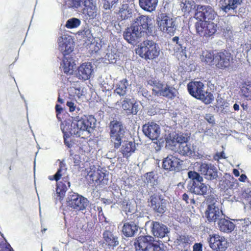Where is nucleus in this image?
Returning <instances> with one entry per match:
<instances>
[{
  "label": "nucleus",
  "instance_id": "obj_16",
  "mask_svg": "<svg viewBox=\"0 0 251 251\" xmlns=\"http://www.w3.org/2000/svg\"><path fill=\"white\" fill-rule=\"evenodd\" d=\"M148 202L149 206L156 213L163 214L166 210V202L165 200L156 194L150 196Z\"/></svg>",
  "mask_w": 251,
  "mask_h": 251
},
{
  "label": "nucleus",
  "instance_id": "obj_5",
  "mask_svg": "<svg viewBox=\"0 0 251 251\" xmlns=\"http://www.w3.org/2000/svg\"><path fill=\"white\" fill-rule=\"evenodd\" d=\"M159 28L163 32L174 35L177 28L176 19L173 18L166 13H160L156 19Z\"/></svg>",
  "mask_w": 251,
  "mask_h": 251
},
{
  "label": "nucleus",
  "instance_id": "obj_30",
  "mask_svg": "<svg viewBox=\"0 0 251 251\" xmlns=\"http://www.w3.org/2000/svg\"><path fill=\"white\" fill-rule=\"evenodd\" d=\"M70 186V183L68 177H63L62 180L57 182L56 191L58 196L63 198L68 188Z\"/></svg>",
  "mask_w": 251,
  "mask_h": 251
},
{
  "label": "nucleus",
  "instance_id": "obj_48",
  "mask_svg": "<svg viewBox=\"0 0 251 251\" xmlns=\"http://www.w3.org/2000/svg\"><path fill=\"white\" fill-rule=\"evenodd\" d=\"M126 215L127 216V220L129 221L131 223H134L138 218V214L136 211H135L134 212L130 213Z\"/></svg>",
  "mask_w": 251,
  "mask_h": 251
},
{
  "label": "nucleus",
  "instance_id": "obj_20",
  "mask_svg": "<svg viewBox=\"0 0 251 251\" xmlns=\"http://www.w3.org/2000/svg\"><path fill=\"white\" fill-rule=\"evenodd\" d=\"M82 13L90 19H94L97 15V8L95 0H83Z\"/></svg>",
  "mask_w": 251,
  "mask_h": 251
},
{
  "label": "nucleus",
  "instance_id": "obj_32",
  "mask_svg": "<svg viewBox=\"0 0 251 251\" xmlns=\"http://www.w3.org/2000/svg\"><path fill=\"white\" fill-rule=\"evenodd\" d=\"M137 230L138 226L134 223L130 222L124 224L122 228L123 234L127 237L133 236Z\"/></svg>",
  "mask_w": 251,
  "mask_h": 251
},
{
  "label": "nucleus",
  "instance_id": "obj_49",
  "mask_svg": "<svg viewBox=\"0 0 251 251\" xmlns=\"http://www.w3.org/2000/svg\"><path fill=\"white\" fill-rule=\"evenodd\" d=\"M105 3L104 4V7L105 9H111L115 7V4L118 2V0H104Z\"/></svg>",
  "mask_w": 251,
  "mask_h": 251
},
{
  "label": "nucleus",
  "instance_id": "obj_58",
  "mask_svg": "<svg viewBox=\"0 0 251 251\" xmlns=\"http://www.w3.org/2000/svg\"><path fill=\"white\" fill-rule=\"evenodd\" d=\"M247 179V177L246 175L242 174L240 177L239 178V180L241 182H245L246 180Z\"/></svg>",
  "mask_w": 251,
  "mask_h": 251
},
{
  "label": "nucleus",
  "instance_id": "obj_33",
  "mask_svg": "<svg viewBox=\"0 0 251 251\" xmlns=\"http://www.w3.org/2000/svg\"><path fill=\"white\" fill-rule=\"evenodd\" d=\"M139 1L141 8L150 12L155 10L158 3V0H139Z\"/></svg>",
  "mask_w": 251,
  "mask_h": 251
},
{
  "label": "nucleus",
  "instance_id": "obj_31",
  "mask_svg": "<svg viewBox=\"0 0 251 251\" xmlns=\"http://www.w3.org/2000/svg\"><path fill=\"white\" fill-rule=\"evenodd\" d=\"M177 147V152L182 155L190 156L194 153V150L191 144L187 142H183L178 144Z\"/></svg>",
  "mask_w": 251,
  "mask_h": 251
},
{
  "label": "nucleus",
  "instance_id": "obj_54",
  "mask_svg": "<svg viewBox=\"0 0 251 251\" xmlns=\"http://www.w3.org/2000/svg\"><path fill=\"white\" fill-rule=\"evenodd\" d=\"M66 105L69 107L70 112H74L75 110V103L72 101H67Z\"/></svg>",
  "mask_w": 251,
  "mask_h": 251
},
{
  "label": "nucleus",
  "instance_id": "obj_15",
  "mask_svg": "<svg viewBox=\"0 0 251 251\" xmlns=\"http://www.w3.org/2000/svg\"><path fill=\"white\" fill-rule=\"evenodd\" d=\"M142 131L146 136L152 141L157 140L161 132L160 126L153 122H149L144 125Z\"/></svg>",
  "mask_w": 251,
  "mask_h": 251
},
{
  "label": "nucleus",
  "instance_id": "obj_14",
  "mask_svg": "<svg viewBox=\"0 0 251 251\" xmlns=\"http://www.w3.org/2000/svg\"><path fill=\"white\" fill-rule=\"evenodd\" d=\"M144 31L132 25L127 28L123 34L124 37L129 43L136 45L140 41V38L144 35Z\"/></svg>",
  "mask_w": 251,
  "mask_h": 251
},
{
  "label": "nucleus",
  "instance_id": "obj_13",
  "mask_svg": "<svg viewBox=\"0 0 251 251\" xmlns=\"http://www.w3.org/2000/svg\"><path fill=\"white\" fill-rule=\"evenodd\" d=\"M217 16L216 13L210 6L201 5L197 6L195 14V18L201 21L204 20H213Z\"/></svg>",
  "mask_w": 251,
  "mask_h": 251
},
{
  "label": "nucleus",
  "instance_id": "obj_17",
  "mask_svg": "<svg viewBox=\"0 0 251 251\" xmlns=\"http://www.w3.org/2000/svg\"><path fill=\"white\" fill-rule=\"evenodd\" d=\"M243 0H224L220 1V9L226 13L233 15L237 14V9L241 5Z\"/></svg>",
  "mask_w": 251,
  "mask_h": 251
},
{
  "label": "nucleus",
  "instance_id": "obj_12",
  "mask_svg": "<svg viewBox=\"0 0 251 251\" xmlns=\"http://www.w3.org/2000/svg\"><path fill=\"white\" fill-rule=\"evenodd\" d=\"M68 205L75 211H81L86 209L88 205L86 198L76 193L69 195L68 198Z\"/></svg>",
  "mask_w": 251,
  "mask_h": 251
},
{
  "label": "nucleus",
  "instance_id": "obj_63",
  "mask_svg": "<svg viewBox=\"0 0 251 251\" xmlns=\"http://www.w3.org/2000/svg\"><path fill=\"white\" fill-rule=\"evenodd\" d=\"M233 108L235 111H238L239 110V105L237 103H235L233 105Z\"/></svg>",
  "mask_w": 251,
  "mask_h": 251
},
{
  "label": "nucleus",
  "instance_id": "obj_11",
  "mask_svg": "<svg viewBox=\"0 0 251 251\" xmlns=\"http://www.w3.org/2000/svg\"><path fill=\"white\" fill-rule=\"evenodd\" d=\"M94 118L92 116H84L79 120H74L70 125V128L72 130L77 132V135L79 133L80 131L89 130V129L92 127V122H94Z\"/></svg>",
  "mask_w": 251,
  "mask_h": 251
},
{
  "label": "nucleus",
  "instance_id": "obj_28",
  "mask_svg": "<svg viewBox=\"0 0 251 251\" xmlns=\"http://www.w3.org/2000/svg\"><path fill=\"white\" fill-rule=\"evenodd\" d=\"M218 226L220 231L224 233H230L235 228V225L228 218H221L218 222Z\"/></svg>",
  "mask_w": 251,
  "mask_h": 251
},
{
  "label": "nucleus",
  "instance_id": "obj_18",
  "mask_svg": "<svg viewBox=\"0 0 251 251\" xmlns=\"http://www.w3.org/2000/svg\"><path fill=\"white\" fill-rule=\"evenodd\" d=\"M59 50L63 55L68 54L74 50V42L72 38L69 36L64 35L58 39Z\"/></svg>",
  "mask_w": 251,
  "mask_h": 251
},
{
  "label": "nucleus",
  "instance_id": "obj_25",
  "mask_svg": "<svg viewBox=\"0 0 251 251\" xmlns=\"http://www.w3.org/2000/svg\"><path fill=\"white\" fill-rule=\"evenodd\" d=\"M91 64H81L78 68L77 75L80 79L86 80L90 78L93 72V69Z\"/></svg>",
  "mask_w": 251,
  "mask_h": 251
},
{
  "label": "nucleus",
  "instance_id": "obj_38",
  "mask_svg": "<svg viewBox=\"0 0 251 251\" xmlns=\"http://www.w3.org/2000/svg\"><path fill=\"white\" fill-rule=\"evenodd\" d=\"M241 92L245 97L251 99V81H245L243 83Z\"/></svg>",
  "mask_w": 251,
  "mask_h": 251
},
{
  "label": "nucleus",
  "instance_id": "obj_43",
  "mask_svg": "<svg viewBox=\"0 0 251 251\" xmlns=\"http://www.w3.org/2000/svg\"><path fill=\"white\" fill-rule=\"evenodd\" d=\"M172 41L174 43H176L174 47V50L176 52H180L181 54H184L185 53L184 49L181 44V42L179 41V38L177 36H175L172 39Z\"/></svg>",
  "mask_w": 251,
  "mask_h": 251
},
{
  "label": "nucleus",
  "instance_id": "obj_56",
  "mask_svg": "<svg viewBox=\"0 0 251 251\" xmlns=\"http://www.w3.org/2000/svg\"><path fill=\"white\" fill-rule=\"evenodd\" d=\"M193 251H202V244L196 243L193 246Z\"/></svg>",
  "mask_w": 251,
  "mask_h": 251
},
{
  "label": "nucleus",
  "instance_id": "obj_37",
  "mask_svg": "<svg viewBox=\"0 0 251 251\" xmlns=\"http://www.w3.org/2000/svg\"><path fill=\"white\" fill-rule=\"evenodd\" d=\"M65 164L63 162H60L59 163V168L58 169L57 172L55 174L52 176H50L49 177V179L50 180H55L56 181H58L60 179L61 176H62L63 173V171H66V168H65Z\"/></svg>",
  "mask_w": 251,
  "mask_h": 251
},
{
  "label": "nucleus",
  "instance_id": "obj_27",
  "mask_svg": "<svg viewBox=\"0 0 251 251\" xmlns=\"http://www.w3.org/2000/svg\"><path fill=\"white\" fill-rule=\"evenodd\" d=\"M103 244L109 249H113L119 244L118 238L109 230H105L103 233Z\"/></svg>",
  "mask_w": 251,
  "mask_h": 251
},
{
  "label": "nucleus",
  "instance_id": "obj_34",
  "mask_svg": "<svg viewBox=\"0 0 251 251\" xmlns=\"http://www.w3.org/2000/svg\"><path fill=\"white\" fill-rule=\"evenodd\" d=\"M136 149L134 142H126L124 143L121 149V152L124 157L128 158Z\"/></svg>",
  "mask_w": 251,
  "mask_h": 251
},
{
  "label": "nucleus",
  "instance_id": "obj_53",
  "mask_svg": "<svg viewBox=\"0 0 251 251\" xmlns=\"http://www.w3.org/2000/svg\"><path fill=\"white\" fill-rule=\"evenodd\" d=\"M177 143L176 145V146H177L178 144H180L183 142H187V138L184 137L183 135H181L178 136L176 138Z\"/></svg>",
  "mask_w": 251,
  "mask_h": 251
},
{
  "label": "nucleus",
  "instance_id": "obj_61",
  "mask_svg": "<svg viewBox=\"0 0 251 251\" xmlns=\"http://www.w3.org/2000/svg\"><path fill=\"white\" fill-rule=\"evenodd\" d=\"M128 8V6L127 4H123L121 7L120 8L119 11H125V10H126Z\"/></svg>",
  "mask_w": 251,
  "mask_h": 251
},
{
  "label": "nucleus",
  "instance_id": "obj_41",
  "mask_svg": "<svg viewBox=\"0 0 251 251\" xmlns=\"http://www.w3.org/2000/svg\"><path fill=\"white\" fill-rule=\"evenodd\" d=\"M80 24L81 21L79 19L76 18H72L67 21L65 26L67 28H75L78 27Z\"/></svg>",
  "mask_w": 251,
  "mask_h": 251
},
{
  "label": "nucleus",
  "instance_id": "obj_47",
  "mask_svg": "<svg viewBox=\"0 0 251 251\" xmlns=\"http://www.w3.org/2000/svg\"><path fill=\"white\" fill-rule=\"evenodd\" d=\"M203 57H204V61L205 63H215L214 61L213 58L214 57V54H212L210 52H206L204 53Z\"/></svg>",
  "mask_w": 251,
  "mask_h": 251
},
{
  "label": "nucleus",
  "instance_id": "obj_2",
  "mask_svg": "<svg viewBox=\"0 0 251 251\" xmlns=\"http://www.w3.org/2000/svg\"><path fill=\"white\" fill-rule=\"evenodd\" d=\"M188 176L190 179L188 185L190 192L197 195H206L208 190V186L203 182V178L200 174L194 171H190Z\"/></svg>",
  "mask_w": 251,
  "mask_h": 251
},
{
  "label": "nucleus",
  "instance_id": "obj_60",
  "mask_svg": "<svg viewBox=\"0 0 251 251\" xmlns=\"http://www.w3.org/2000/svg\"><path fill=\"white\" fill-rule=\"evenodd\" d=\"M4 251H14L13 248L11 247L10 245L8 244L5 247Z\"/></svg>",
  "mask_w": 251,
  "mask_h": 251
},
{
  "label": "nucleus",
  "instance_id": "obj_23",
  "mask_svg": "<svg viewBox=\"0 0 251 251\" xmlns=\"http://www.w3.org/2000/svg\"><path fill=\"white\" fill-rule=\"evenodd\" d=\"M122 109L127 115H136L138 111V104L137 102H133L129 98H126L121 102Z\"/></svg>",
  "mask_w": 251,
  "mask_h": 251
},
{
  "label": "nucleus",
  "instance_id": "obj_3",
  "mask_svg": "<svg viewBox=\"0 0 251 251\" xmlns=\"http://www.w3.org/2000/svg\"><path fill=\"white\" fill-rule=\"evenodd\" d=\"M159 51V48L157 44L149 40L144 41L136 49V53L146 59L156 58L158 56Z\"/></svg>",
  "mask_w": 251,
  "mask_h": 251
},
{
  "label": "nucleus",
  "instance_id": "obj_1",
  "mask_svg": "<svg viewBox=\"0 0 251 251\" xmlns=\"http://www.w3.org/2000/svg\"><path fill=\"white\" fill-rule=\"evenodd\" d=\"M188 92L193 97L201 100L205 104L212 103L214 100L213 95L205 90L203 83L200 81H191L187 85Z\"/></svg>",
  "mask_w": 251,
  "mask_h": 251
},
{
  "label": "nucleus",
  "instance_id": "obj_40",
  "mask_svg": "<svg viewBox=\"0 0 251 251\" xmlns=\"http://www.w3.org/2000/svg\"><path fill=\"white\" fill-rule=\"evenodd\" d=\"M195 3L192 0H182L180 7L185 12H189L195 7Z\"/></svg>",
  "mask_w": 251,
  "mask_h": 251
},
{
  "label": "nucleus",
  "instance_id": "obj_10",
  "mask_svg": "<svg viewBox=\"0 0 251 251\" xmlns=\"http://www.w3.org/2000/svg\"><path fill=\"white\" fill-rule=\"evenodd\" d=\"M197 33L203 37H210L215 33L217 30L216 24L207 21H200L195 24Z\"/></svg>",
  "mask_w": 251,
  "mask_h": 251
},
{
  "label": "nucleus",
  "instance_id": "obj_36",
  "mask_svg": "<svg viewBox=\"0 0 251 251\" xmlns=\"http://www.w3.org/2000/svg\"><path fill=\"white\" fill-rule=\"evenodd\" d=\"M127 81L126 79L121 80L117 85L114 92L120 96H124L126 94Z\"/></svg>",
  "mask_w": 251,
  "mask_h": 251
},
{
  "label": "nucleus",
  "instance_id": "obj_46",
  "mask_svg": "<svg viewBox=\"0 0 251 251\" xmlns=\"http://www.w3.org/2000/svg\"><path fill=\"white\" fill-rule=\"evenodd\" d=\"M119 14L122 20L127 19L131 17V12L130 9L125 10V11H119Z\"/></svg>",
  "mask_w": 251,
  "mask_h": 251
},
{
  "label": "nucleus",
  "instance_id": "obj_51",
  "mask_svg": "<svg viewBox=\"0 0 251 251\" xmlns=\"http://www.w3.org/2000/svg\"><path fill=\"white\" fill-rule=\"evenodd\" d=\"M216 69L218 70H226V69H229L230 67V64H228V65H225V64H216Z\"/></svg>",
  "mask_w": 251,
  "mask_h": 251
},
{
  "label": "nucleus",
  "instance_id": "obj_52",
  "mask_svg": "<svg viewBox=\"0 0 251 251\" xmlns=\"http://www.w3.org/2000/svg\"><path fill=\"white\" fill-rule=\"evenodd\" d=\"M214 158L215 160H219L221 158H226V156L225 155V153L224 151H221L220 152L217 153L214 156Z\"/></svg>",
  "mask_w": 251,
  "mask_h": 251
},
{
  "label": "nucleus",
  "instance_id": "obj_59",
  "mask_svg": "<svg viewBox=\"0 0 251 251\" xmlns=\"http://www.w3.org/2000/svg\"><path fill=\"white\" fill-rule=\"evenodd\" d=\"M182 199L183 201H186V203H189L188 200H189V196L186 193H184L182 195Z\"/></svg>",
  "mask_w": 251,
  "mask_h": 251
},
{
  "label": "nucleus",
  "instance_id": "obj_8",
  "mask_svg": "<svg viewBox=\"0 0 251 251\" xmlns=\"http://www.w3.org/2000/svg\"><path fill=\"white\" fill-rule=\"evenodd\" d=\"M152 94L171 100L174 99L176 96L175 88L168 84L156 81L153 82Z\"/></svg>",
  "mask_w": 251,
  "mask_h": 251
},
{
  "label": "nucleus",
  "instance_id": "obj_62",
  "mask_svg": "<svg viewBox=\"0 0 251 251\" xmlns=\"http://www.w3.org/2000/svg\"><path fill=\"white\" fill-rule=\"evenodd\" d=\"M233 173L234 175L236 177H238L240 176L239 171L237 169H233Z\"/></svg>",
  "mask_w": 251,
  "mask_h": 251
},
{
  "label": "nucleus",
  "instance_id": "obj_9",
  "mask_svg": "<svg viewBox=\"0 0 251 251\" xmlns=\"http://www.w3.org/2000/svg\"><path fill=\"white\" fill-rule=\"evenodd\" d=\"M87 172L86 178L90 183L105 184L108 181V178L106 173L100 169H97L94 166L89 168Z\"/></svg>",
  "mask_w": 251,
  "mask_h": 251
},
{
  "label": "nucleus",
  "instance_id": "obj_24",
  "mask_svg": "<svg viewBox=\"0 0 251 251\" xmlns=\"http://www.w3.org/2000/svg\"><path fill=\"white\" fill-rule=\"evenodd\" d=\"M132 25L143 30L144 34L145 31L151 28L152 26L151 18L144 15L139 16L136 19Z\"/></svg>",
  "mask_w": 251,
  "mask_h": 251
},
{
  "label": "nucleus",
  "instance_id": "obj_57",
  "mask_svg": "<svg viewBox=\"0 0 251 251\" xmlns=\"http://www.w3.org/2000/svg\"><path fill=\"white\" fill-rule=\"evenodd\" d=\"M55 110L56 113V116H58L59 114H60L62 111L63 110V108L61 107V105L59 104H56L55 105Z\"/></svg>",
  "mask_w": 251,
  "mask_h": 251
},
{
  "label": "nucleus",
  "instance_id": "obj_4",
  "mask_svg": "<svg viewBox=\"0 0 251 251\" xmlns=\"http://www.w3.org/2000/svg\"><path fill=\"white\" fill-rule=\"evenodd\" d=\"M134 245L136 251H163L159 245L153 243L151 236H139Z\"/></svg>",
  "mask_w": 251,
  "mask_h": 251
},
{
  "label": "nucleus",
  "instance_id": "obj_6",
  "mask_svg": "<svg viewBox=\"0 0 251 251\" xmlns=\"http://www.w3.org/2000/svg\"><path fill=\"white\" fill-rule=\"evenodd\" d=\"M110 129V137L115 149H118L121 145L122 139L124 136L125 129L121 122L112 121L109 124Z\"/></svg>",
  "mask_w": 251,
  "mask_h": 251
},
{
  "label": "nucleus",
  "instance_id": "obj_42",
  "mask_svg": "<svg viewBox=\"0 0 251 251\" xmlns=\"http://www.w3.org/2000/svg\"><path fill=\"white\" fill-rule=\"evenodd\" d=\"M122 208L126 214L134 212L136 211L134 205L132 204L131 202L127 201H123Z\"/></svg>",
  "mask_w": 251,
  "mask_h": 251
},
{
  "label": "nucleus",
  "instance_id": "obj_29",
  "mask_svg": "<svg viewBox=\"0 0 251 251\" xmlns=\"http://www.w3.org/2000/svg\"><path fill=\"white\" fill-rule=\"evenodd\" d=\"M61 129L63 133L64 142L65 145L68 148L72 147V144L71 141H69L68 139L70 138L72 135H77V132L75 130H72L70 128V124L69 123H62L61 125Z\"/></svg>",
  "mask_w": 251,
  "mask_h": 251
},
{
  "label": "nucleus",
  "instance_id": "obj_50",
  "mask_svg": "<svg viewBox=\"0 0 251 251\" xmlns=\"http://www.w3.org/2000/svg\"><path fill=\"white\" fill-rule=\"evenodd\" d=\"M81 34L83 36H85L88 39H90L92 36L91 31L87 28H85L83 31L81 32Z\"/></svg>",
  "mask_w": 251,
  "mask_h": 251
},
{
  "label": "nucleus",
  "instance_id": "obj_19",
  "mask_svg": "<svg viewBox=\"0 0 251 251\" xmlns=\"http://www.w3.org/2000/svg\"><path fill=\"white\" fill-rule=\"evenodd\" d=\"M199 171L207 180H213L218 177L217 170L211 164L202 163L199 167Z\"/></svg>",
  "mask_w": 251,
  "mask_h": 251
},
{
  "label": "nucleus",
  "instance_id": "obj_45",
  "mask_svg": "<svg viewBox=\"0 0 251 251\" xmlns=\"http://www.w3.org/2000/svg\"><path fill=\"white\" fill-rule=\"evenodd\" d=\"M179 245L182 244L184 247L190 244V239L184 235H180L177 239Z\"/></svg>",
  "mask_w": 251,
  "mask_h": 251
},
{
  "label": "nucleus",
  "instance_id": "obj_55",
  "mask_svg": "<svg viewBox=\"0 0 251 251\" xmlns=\"http://www.w3.org/2000/svg\"><path fill=\"white\" fill-rule=\"evenodd\" d=\"M146 177L148 182H151L152 180L154 179V173L152 172L146 173Z\"/></svg>",
  "mask_w": 251,
  "mask_h": 251
},
{
  "label": "nucleus",
  "instance_id": "obj_44",
  "mask_svg": "<svg viewBox=\"0 0 251 251\" xmlns=\"http://www.w3.org/2000/svg\"><path fill=\"white\" fill-rule=\"evenodd\" d=\"M83 0H66V5L69 8H78L82 5Z\"/></svg>",
  "mask_w": 251,
  "mask_h": 251
},
{
  "label": "nucleus",
  "instance_id": "obj_39",
  "mask_svg": "<svg viewBox=\"0 0 251 251\" xmlns=\"http://www.w3.org/2000/svg\"><path fill=\"white\" fill-rule=\"evenodd\" d=\"M76 64H61L60 68L63 73L67 75H72L76 68Z\"/></svg>",
  "mask_w": 251,
  "mask_h": 251
},
{
  "label": "nucleus",
  "instance_id": "obj_22",
  "mask_svg": "<svg viewBox=\"0 0 251 251\" xmlns=\"http://www.w3.org/2000/svg\"><path fill=\"white\" fill-rule=\"evenodd\" d=\"M205 216L209 222H215L218 219L219 220L221 216L223 215L222 210H220L218 207L216 206L214 203L209 204L205 211Z\"/></svg>",
  "mask_w": 251,
  "mask_h": 251
},
{
  "label": "nucleus",
  "instance_id": "obj_35",
  "mask_svg": "<svg viewBox=\"0 0 251 251\" xmlns=\"http://www.w3.org/2000/svg\"><path fill=\"white\" fill-rule=\"evenodd\" d=\"M215 63H229L230 61V53L227 51H224L214 54L213 58Z\"/></svg>",
  "mask_w": 251,
  "mask_h": 251
},
{
  "label": "nucleus",
  "instance_id": "obj_7",
  "mask_svg": "<svg viewBox=\"0 0 251 251\" xmlns=\"http://www.w3.org/2000/svg\"><path fill=\"white\" fill-rule=\"evenodd\" d=\"M207 240L209 247L214 251H225L229 246L227 239L218 233L209 234Z\"/></svg>",
  "mask_w": 251,
  "mask_h": 251
},
{
  "label": "nucleus",
  "instance_id": "obj_21",
  "mask_svg": "<svg viewBox=\"0 0 251 251\" xmlns=\"http://www.w3.org/2000/svg\"><path fill=\"white\" fill-rule=\"evenodd\" d=\"M180 166L179 159L173 155H168L162 161L163 168L167 171H176Z\"/></svg>",
  "mask_w": 251,
  "mask_h": 251
},
{
  "label": "nucleus",
  "instance_id": "obj_26",
  "mask_svg": "<svg viewBox=\"0 0 251 251\" xmlns=\"http://www.w3.org/2000/svg\"><path fill=\"white\" fill-rule=\"evenodd\" d=\"M151 227L152 234L158 238L164 237L168 232L167 227L158 222L153 221Z\"/></svg>",
  "mask_w": 251,
  "mask_h": 251
},
{
  "label": "nucleus",
  "instance_id": "obj_64",
  "mask_svg": "<svg viewBox=\"0 0 251 251\" xmlns=\"http://www.w3.org/2000/svg\"><path fill=\"white\" fill-rule=\"evenodd\" d=\"M79 162H80L79 160L75 159V160L74 161V163H75V165H78L79 164Z\"/></svg>",
  "mask_w": 251,
  "mask_h": 251
}]
</instances>
